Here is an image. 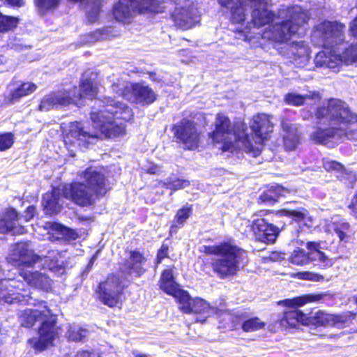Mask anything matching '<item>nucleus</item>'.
Returning a JSON list of instances; mask_svg holds the SVG:
<instances>
[{"mask_svg":"<svg viewBox=\"0 0 357 357\" xmlns=\"http://www.w3.org/2000/svg\"><path fill=\"white\" fill-rule=\"evenodd\" d=\"M76 357H96V355L93 351H81L77 354Z\"/></svg>","mask_w":357,"mask_h":357,"instance_id":"61","label":"nucleus"},{"mask_svg":"<svg viewBox=\"0 0 357 357\" xmlns=\"http://www.w3.org/2000/svg\"><path fill=\"white\" fill-rule=\"evenodd\" d=\"M306 326H313L315 328L331 326V314L323 310L316 312L312 316L306 319Z\"/></svg>","mask_w":357,"mask_h":357,"instance_id":"36","label":"nucleus"},{"mask_svg":"<svg viewBox=\"0 0 357 357\" xmlns=\"http://www.w3.org/2000/svg\"><path fill=\"white\" fill-rule=\"evenodd\" d=\"M100 82L96 73L88 69L80 77L79 87L80 93L79 99L88 98H96L99 93Z\"/></svg>","mask_w":357,"mask_h":357,"instance_id":"17","label":"nucleus"},{"mask_svg":"<svg viewBox=\"0 0 357 357\" xmlns=\"http://www.w3.org/2000/svg\"><path fill=\"white\" fill-rule=\"evenodd\" d=\"M306 248L312 253V251H314L318 253L321 251V243L317 241H307L306 243Z\"/></svg>","mask_w":357,"mask_h":357,"instance_id":"54","label":"nucleus"},{"mask_svg":"<svg viewBox=\"0 0 357 357\" xmlns=\"http://www.w3.org/2000/svg\"><path fill=\"white\" fill-rule=\"evenodd\" d=\"M36 89V84L33 82H22L16 88L11 91L9 94L8 101L9 103L18 102L22 98L29 96L33 93Z\"/></svg>","mask_w":357,"mask_h":357,"instance_id":"30","label":"nucleus"},{"mask_svg":"<svg viewBox=\"0 0 357 357\" xmlns=\"http://www.w3.org/2000/svg\"><path fill=\"white\" fill-rule=\"evenodd\" d=\"M68 337L73 341H80L82 340V335L77 331H72L69 332Z\"/></svg>","mask_w":357,"mask_h":357,"instance_id":"60","label":"nucleus"},{"mask_svg":"<svg viewBox=\"0 0 357 357\" xmlns=\"http://www.w3.org/2000/svg\"><path fill=\"white\" fill-rule=\"evenodd\" d=\"M172 296L175 298L176 302L179 305V310L183 313L191 314L190 306L194 298H192L187 291L180 289Z\"/></svg>","mask_w":357,"mask_h":357,"instance_id":"34","label":"nucleus"},{"mask_svg":"<svg viewBox=\"0 0 357 357\" xmlns=\"http://www.w3.org/2000/svg\"><path fill=\"white\" fill-rule=\"evenodd\" d=\"M250 128L252 134L264 143L270 137L273 132L274 124L271 121V116L266 113H257L252 116Z\"/></svg>","mask_w":357,"mask_h":357,"instance_id":"16","label":"nucleus"},{"mask_svg":"<svg viewBox=\"0 0 357 357\" xmlns=\"http://www.w3.org/2000/svg\"><path fill=\"white\" fill-rule=\"evenodd\" d=\"M307 315L301 310H295L286 311L283 314V317L280 320L282 325L291 328L296 327L299 324L306 326Z\"/></svg>","mask_w":357,"mask_h":357,"instance_id":"29","label":"nucleus"},{"mask_svg":"<svg viewBox=\"0 0 357 357\" xmlns=\"http://www.w3.org/2000/svg\"><path fill=\"white\" fill-rule=\"evenodd\" d=\"M251 231L257 241L266 244L274 243L280 233V229L277 226L261 216L252 220Z\"/></svg>","mask_w":357,"mask_h":357,"instance_id":"14","label":"nucleus"},{"mask_svg":"<svg viewBox=\"0 0 357 357\" xmlns=\"http://www.w3.org/2000/svg\"><path fill=\"white\" fill-rule=\"evenodd\" d=\"M126 288L127 286L123 284L120 275L116 273H111L98 283L95 292L98 301L105 305L114 308L122 304L121 296Z\"/></svg>","mask_w":357,"mask_h":357,"instance_id":"10","label":"nucleus"},{"mask_svg":"<svg viewBox=\"0 0 357 357\" xmlns=\"http://www.w3.org/2000/svg\"><path fill=\"white\" fill-rule=\"evenodd\" d=\"M36 206L33 205H30L26 208L24 211L26 221H29L34 217L36 213Z\"/></svg>","mask_w":357,"mask_h":357,"instance_id":"56","label":"nucleus"},{"mask_svg":"<svg viewBox=\"0 0 357 357\" xmlns=\"http://www.w3.org/2000/svg\"><path fill=\"white\" fill-rule=\"evenodd\" d=\"M337 234L340 242H347L349 236L347 232L350 229V225L347 222H331L329 225Z\"/></svg>","mask_w":357,"mask_h":357,"instance_id":"39","label":"nucleus"},{"mask_svg":"<svg viewBox=\"0 0 357 357\" xmlns=\"http://www.w3.org/2000/svg\"><path fill=\"white\" fill-rule=\"evenodd\" d=\"M131 109L124 103L108 100L106 105L90 113V119L95 123L94 130H85L80 122L70 123L68 130L63 135V142L68 147H87L92 139L98 138H116L126 133L125 125L116 123V119L127 121L131 116Z\"/></svg>","mask_w":357,"mask_h":357,"instance_id":"2","label":"nucleus"},{"mask_svg":"<svg viewBox=\"0 0 357 357\" xmlns=\"http://www.w3.org/2000/svg\"><path fill=\"white\" fill-rule=\"evenodd\" d=\"M349 30L352 36L357 38V16L351 22Z\"/></svg>","mask_w":357,"mask_h":357,"instance_id":"58","label":"nucleus"},{"mask_svg":"<svg viewBox=\"0 0 357 357\" xmlns=\"http://www.w3.org/2000/svg\"><path fill=\"white\" fill-rule=\"evenodd\" d=\"M39 319H43L38 328V336L29 338L27 343L36 353H41L54 345V341L59 337L56 324V315L45 306V310L27 308L19 315L20 325L24 328H32Z\"/></svg>","mask_w":357,"mask_h":357,"instance_id":"4","label":"nucleus"},{"mask_svg":"<svg viewBox=\"0 0 357 357\" xmlns=\"http://www.w3.org/2000/svg\"><path fill=\"white\" fill-rule=\"evenodd\" d=\"M251 22L254 27L261 28L273 24L275 18L274 11L264 8H255L251 12Z\"/></svg>","mask_w":357,"mask_h":357,"instance_id":"26","label":"nucleus"},{"mask_svg":"<svg viewBox=\"0 0 357 357\" xmlns=\"http://www.w3.org/2000/svg\"><path fill=\"white\" fill-rule=\"evenodd\" d=\"M79 177L82 181L66 183L62 185L61 190L58 187H53L43 195V206L45 214L53 215L61 211V195L81 208L91 207L111 189L105 174L91 166L81 172Z\"/></svg>","mask_w":357,"mask_h":357,"instance_id":"1","label":"nucleus"},{"mask_svg":"<svg viewBox=\"0 0 357 357\" xmlns=\"http://www.w3.org/2000/svg\"><path fill=\"white\" fill-rule=\"evenodd\" d=\"M20 219L17 211L12 208H6L4 217L0 216V234L10 233L13 235H22L26 233L27 230L24 226L15 225V222Z\"/></svg>","mask_w":357,"mask_h":357,"instance_id":"18","label":"nucleus"},{"mask_svg":"<svg viewBox=\"0 0 357 357\" xmlns=\"http://www.w3.org/2000/svg\"><path fill=\"white\" fill-rule=\"evenodd\" d=\"M266 326L264 321H261L258 317L245 318L241 323V329L243 332L250 333L263 329Z\"/></svg>","mask_w":357,"mask_h":357,"instance_id":"38","label":"nucleus"},{"mask_svg":"<svg viewBox=\"0 0 357 357\" xmlns=\"http://www.w3.org/2000/svg\"><path fill=\"white\" fill-rule=\"evenodd\" d=\"M61 0H34L40 15H44L49 12L55 10L60 5Z\"/></svg>","mask_w":357,"mask_h":357,"instance_id":"40","label":"nucleus"},{"mask_svg":"<svg viewBox=\"0 0 357 357\" xmlns=\"http://www.w3.org/2000/svg\"><path fill=\"white\" fill-rule=\"evenodd\" d=\"M219 4L223 8H227L230 4H234L238 0H218Z\"/></svg>","mask_w":357,"mask_h":357,"instance_id":"63","label":"nucleus"},{"mask_svg":"<svg viewBox=\"0 0 357 357\" xmlns=\"http://www.w3.org/2000/svg\"><path fill=\"white\" fill-rule=\"evenodd\" d=\"M247 316L245 314H234L231 317V328L232 331L237 330L240 326L241 325L242 321H243L244 319L246 318Z\"/></svg>","mask_w":357,"mask_h":357,"instance_id":"53","label":"nucleus"},{"mask_svg":"<svg viewBox=\"0 0 357 357\" xmlns=\"http://www.w3.org/2000/svg\"><path fill=\"white\" fill-rule=\"evenodd\" d=\"M333 297L328 291L310 293L295 296L292 298H286L278 302L287 307L298 308L308 303H321L327 297Z\"/></svg>","mask_w":357,"mask_h":357,"instance_id":"20","label":"nucleus"},{"mask_svg":"<svg viewBox=\"0 0 357 357\" xmlns=\"http://www.w3.org/2000/svg\"><path fill=\"white\" fill-rule=\"evenodd\" d=\"M190 185L189 180L178 178L174 174H172L165 181H158V185L169 189L171 195L177 190L188 187Z\"/></svg>","mask_w":357,"mask_h":357,"instance_id":"32","label":"nucleus"},{"mask_svg":"<svg viewBox=\"0 0 357 357\" xmlns=\"http://www.w3.org/2000/svg\"><path fill=\"white\" fill-rule=\"evenodd\" d=\"M172 131L176 142L182 144L184 149L195 150L200 142V132L197 123L188 119H182L178 123L172 127Z\"/></svg>","mask_w":357,"mask_h":357,"instance_id":"11","label":"nucleus"},{"mask_svg":"<svg viewBox=\"0 0 357 357\" xmlns=\"http://www.w3.org/2000/svg\"><path fill=\"white\" fill-rule=\"evenodd\" d=\"M347 208L349 210L350 216L357 221V190L352 195Z\"/></svg>","mask_w":357,"mask_h":357,"instance_id":"50","label":"nucleus"},{"mask_svg":"<svg viewBox=\"0 0 357 357\" xmlns=\"http://www.w3.org/2000/svg\"><path fill=\"white\" fill-rule=\"evenodd\" d=\"M55 230L66 241L76 240L79 237L78 234L75 229L63 225H57L55 227Z\"/></svg>","mask_w":357,"mask_h":357,"instance_id":"46","label":"nucleus"},{"mask_svg":"<svg viewBox=\"0 0 357 357\" xmlns=\"http://www.w3.org/2000/svg\"><path fill=\"white\" fill-rule=\"evenodd\" d=\"M318 123L327 122L338 127H317L312 133V139L316 143L327 144L342 128L347 130L357 123V113L354 112L345 101L330 98L326 103L316 108L314 114Z\"/></svg>","mask_w":357,"mask_h":357,"instance_id":"3","label":"nucleus"},{"mask_svg":"<svg viewBox=\"0 0 357 357\" xmlns=\"http://www.w3.org/2000/svg\"><path fill=\"white\" fill-rule=\"evenodd\" d=\"M292 276L299 280H309L313 282H322L324 280V275L309 271L297 272L294 273Z\"/></svg>","mask_w":357,"mask_h":357,"instance_id":"44","label":"nucleus"},{"mask_svg":"<svg viewBox=\"0 0 357 357\" xmlns=\"http://www.w3.org/2000/svg\"><path fill=\"white\" fill-rule=\"evenodd\" d=\"M310 95H301L296 93H287L284 96L286 104L295 107L302 106L305 103L306 99H310Z\"/></svg>","mask_w":357,"mask_h":357,"instance_id":"42","label":"nucleus"},{"mask_svg":"<svg viewBox=\"0 0 357 357\" xmlns=\"http://www.w3.org/2000/svg\"><path fill=\"white\" fill-rule=\"evenodd\" d=\"M282 215L292 218L296 222H301L304 220L309 215V211L305 208H301L299 211L284 209L282 211Z\"/></svg>","mask_w":357,"mask_h":357,"instance_id":"43","label":"nucleus"},{"mask_svg":"<svg viewBox=\"0 0 357 357\" xmlns=\"http://www.w3.org/2000/svg\"><path fill=\"white\" fill-rule=\"evenodd\" d=\"M14 144V135L12 132L0 133V151L9 149Z\"/></svg>","mask_w":357,"mask_h":357,"instance_id":"47","label":"nucleus"},{"mask_svg":"<svg viewBox=\"0 0 357 357\" xmlns=\"http://www.w3.org/2000/svg\"><path fill=\"white\" fill-rule=\"evenodd\" d=\"M311 15L307 10L298 6L288 7L280 22H275L266 29L262 36L268 40L282 45L299 34L300 30L307 25Z\"/></svg>","mask_w":357,"mask_h":357,"instance_id":"7","label":"nucleus"},{"mask_svg":"<svg viewBox=\"0 0 357 357\" xmlns=\"http://www.w3.org/2000/svg\"><path fill=\"white\" fill-rule=\"evenodd\" d=\"M245 1L238 0L231 7V22L233 24L243 23L245 20Z\"/></svg>","mask_w":357,"mask_h":357,"instance_id":"37","label":"nucleus"},{"mask_svg":"<svg viewBox=\"0 0 357 357\" xmlns=\"http://www.w3.org/2000/svg\"><path fill=\"white\" fill-rule=\"evenodd\" d=\"M92 36L98 40H109L114 37L110 27L98 29L93 32Z\"/></svg>","mask_w":357,"mask_h":357,"instance_id":"49","label":"nucleus"},{"mask_svg":"<svg viewBox=\"0 0 357 357\" xmlns=\"http://www.w3.org/2000/svg\"><path fill=\"white\" fill-rule=\"evenodd\" d=\"M193 206L186 204L178 208L174 217V220L169 227V234H176L178 229L183 227L188 220L192 215Z\"/></svg>","mask_w":357,"mask_h":357,"instance_id":"27","label":"nucleus"},{"mask_svg":"<svg viewBox=\"0 0 357 357\" xmlns=\"http://www.w3.org/2000/svg\"><path fill=\"white\" fill-rule=\"evenodd\" d=\"M163 2L164 0H119L112 13L117 22L129 24L136 15L163 13Z\"/></svg>","mask_w":357,"mask_h":357,"instance_id":"8","label":"nucleus"},{"mask_svg":"<svg viewBox=\"0 0 357 357\" xmlns=\"http://www.w3.org/2000/svg\"><path fill=\"white\" fill-rule=\"evenodd\" d=\"M199 252L207 256L220 257L211 263L213 272L222 280L235 276L246 252L229 241H222L213 245H203Z\"/></svg>","mask_w":357,"mask_h":357,"instance_id":"6","label":"nucleus"},{"mask_svg":"<svg viewBox=\"0 0 357 357\" xmlns=\"http://www.w3.org/2000/svg\"><path fill=\"white\" fill-rule=\"evenodd\" d=\"M158 284L160 288L169 296L181 289L175 281L172 268H166L162 271Z\"/></svg>","mask_w":357,"mask_h":357,"instance_id":"28","label":"nucleus"},{"mask_svg":"<svg viewBox=\"0 0 357 357\" xmlns=\"http://www.w3.org/2000/svg\"><path fill=\"white\" fill-rule=\"evenodd\" d=\"M345 29L343 23L325 20L314 26L312 40L319 47L333 49L344 42Z\"/></svg>","mask_w":357,"mask_h":357,"instance_id":"9","label":"nucleus"},{"mask_svg":"<svg viewBox=\"0 0 357 357\" xmlns=\"http://www.w3.org/2000/svg\"><path fill=\"white\" fill-rule=\"evenodd\" d=\"M121 96L142 106L150 105L157 100V95L149 85L139 82L130 83L123 87Z\"/></svg>","mask_w":357,"mask_h":357,"instance_id":"12","label":"nucleus"},{"mask_svg":"<svg viewBox=\"0 0 357 357\" xmlns=\"http://www.w3.org/2000/svg\"><path fill=\"white\" fill-rule=\"evenodd\" d=\"M20 277L31 287L45 292H50L52 290L53 280L45 273L31 269L27 272H24V274Z\"/></svg>","mask_w":357,"mask_h":357,"instance_id":"19","label":"nucleus"},{"mask_svg":"<svg viewBox=\"0 0 357 357\" xmlns=\"http://www.w3.org/2000/svg\"><path fill=\"white\" fill-rule=\"evenodd\" d=\"M356 313L347 312L341 314H331V326L340 324L344 325L356 317Z\"/></svg>","mask_w":357,"mask_h":357,"instance_id":"45","label":"nucleus"},{"mask_svg":"<svg viewBox=\"0 0 357 357\" xmlns=\"http://www.w3.org/2000/svg\"><path fill=\"white\" fill-rule=\"evenodd\" d=\"M344 135L349 140L357 141V129L345 131Z\"/></svg>","mask_w":357,"mask_h":357,"instance_id":"59","label":"nucleus"},{"mask_svg":"<svg viewBox=\"0 0 357 357\" xmlns=\"http://www.w3.org/2000/svg\"><path fill=\"white\" fill-rule=\"evenodd\" d=\"M289 190L280 185L268 186L257 199L258 204L273 206L278 202L281 197H284Z\"/></svg>","mask_w":357,"mask_h":357,"instance_id":"24","label":"nucleus"},{"mask_svg":"<svg viewBox=\"0 0 357 357\" xmlns=\"http://www.w3.org/2000/svg\"><path fill=\"white\" fill-rule=\"evenodd\" d=\"M172 296L175 298L176 302L179 305V310L183 313L191 314L190 306L194 298H192L187 291L180 289Z\"/></svg>","mask_w":357,"mask_h":357,"instance_id":"33","label":"nucleus"},{"mask_svg":"<svg viewBox=\"0 0 357 357\" xmlns=\"http://www.w3.org/2000/svg\"><path fill=\"white\" fill-rule=\"evenodd\" d=\"M317 254L318 261L321 263V268H328L333 266L332 261L323 251L321 250Z\"/></svg>","mask_w":357,"mask_h":357,"instance_id":"52","label":"nucleus"},{"mask_svg":"<svg viewBox=\"0 0 357 357\" xmlns=\"http://www.w3.org/2000/svg\"><path fill=\"white\" fill-rule=\"evenodd\" d=\"M19 18L13 16L0 15V33H6L15 29L19 24Z\"/></svg>","mask_w":357,"mask_h":357,"instance_id":"41","label":"nucleus"},{"mask_svg":"<svg viewBox=\"0 0 357 357\" xmlns=\"http://www.w3.org/2000/svg\"><path fill=\"white\" fill-rule=\"evenodd\" d=\"M213 144H220L222 152H232L235 149V143H241L248 152H254L250 135L248 133V127L245 122L238 121L232 124L229 117L222 112L215 114L214 128L208 133Z\"/></svg>","mask_w":357,"mask_h":357,"instance_id":"5","label":"nucleus"},{"mask_svg":"<svg viewBox=\"0 0 357 357\" xmlns=\"http://www.w3.org/2000/svg\"><path fill=\"white\" fill-rule=\"evenodd\" d=\"M322 165L324 169L328 172L333 171L341 172L340 180L344 181L345 184H350L351 187H353L357 181L356 175L353 172L346 169L344 165L338 161L330 159H324Z\"/></svg>","mask_w":357,"mask_h":357,"instance_id":"23","label":"nucleus"},{"mask_svg":"<svg viewBox=\"0 0 357 357\" xmlns=\"http://www.w3.org/2000/svg\"><path fill=\"white\" fill-rule=\"evenodd\" d=\"M21 294L18 291V290L15 289L13 291L12 294H8V296L3 295V298L6 302L12 303L14 300H20Z\"/></svg>","mask_w":357,"mask_h":357,"instance_id":"55","label":"nucleus"},{"mask_svg":"<svg viewBox=\"0 0 357 357\" xmlns=\"http://www.w3.org/2000/svg\"><path fill=\"white\" fill-rule=\"evenodd\" d=\"M171 18L174 25L179 29L187 30L194 26V15L192 9L189 8H175L171 14Z\"/></svg>","mask_w":357,"mask_h":357,"instance_id":"22","label":"nucleus"},{"mask_svg":"<svg viewBox=\"0 0 357 357\" xmlns=\"http://www.w3.org/2000/svg\"><path fill=\"white\" fill-rule=\"evenodd\" d=\"M146 172L149 174H158L160 172V169L157 165H152L147 168Z\"/></svg>","mask_w":357,"mask_h":357,"instance_id":"62","label":"nucleus"},{"mask_svg":"<svg viewBox=\"0 0 357 357\" xmlns=\"http://www.w3.org/2000/svg\"><path fill=\"white\" fill-rule=\"evenodd\" d=\"M356 45H354L347 48L343 52L345 59L352 63L356 62L357 61V56L356 54Z\"/></svg>","mask_w":357,"mask_h":357,"instance_id":"51","label":"nucleus"},{"mask_svg":"<svg viewBox=\"0 0 357 357\" xmlns=\"http://www.w3.org/2000/svg\"><path fill=\"white\" fill-rule=\"evenodd\" d=\"M284 54L291 62H297L307 59L310 50L305 41H293L287 45Z\"/></svg>","mask_w":357,"mask_h":357,"instance_id":"25","label":"nucleus"},{"mask_svg":"<svg viewBox=\"0 0 357 357\" xmlns=\"http://www.w3.org/2000/svg\"><path fill=\"white\" fill-rule=\"evenodd\" d=\"M128 261L125 262L127 265L129 274H134L135 277L140 278L146 272V269L144 267L147 259L142 251L139 249L131 250L128 251Z\"/></svg>","mask_w":357,"mask_h":357,"instance_id":"21","label":"nucleus"},{"mask_svg":"<svg viewBox=\"0 0 357 357\" xmlns=\"http://www.w3.org/2000/svg\"><path fill=\"white\" fill-rule=\"evenodd\" d=\"M288 260L292 264L303 266L309 264L314 259L311 257L310 252L298 248L294 250Z\"/></svg>","mask_w":357,"mask_h":357,"instance_id":"35","label":"nucleus"},{"mask_svg":"<svg viewBox=\"0 0 357 357\" xmlns=\"http://www.w3.org/2000/svg\"><path fill=\"white\" fill-rule=\"evenodd\" d=\"M270 259L273 260V261H276V260H278L280 259H281L282 257H280V254L276 251H274V252H272L269 256Z\"/></svg>","mask_w":357,"mask_h":357,"instance_id":"64","label":"nucleus"},{"mask_svg":"<svg viewBox=\"0 0 357 357\" xmlns=\"http://www.w3.org/2000/svg\"><path fill=\"white\" fill-rule=\"evenodd\" d=\"M169 257V247L166 243H162L160 248L156 252V255L154 259V264L158 266L165 259Z\"/></svg>","mask_w":357,"mask_h":357,"instance_id":"48","label":"nucleus"},{"mask_svg":"<svg viewBox=\"0 0 357 357\" xmlns=\"http://www.w3.org/2000/svg\"><path fill=\"white\" fill-rule=\"evenodd\" d=\"M190 308L192 309L191 314L202 316L201 318L196 319V322L203 324L206 322L207 318L209 317L208 313L211 307L209 303L206 301L204 299L199 297H195L191 303Z\"/></svg>","mask_w":357,"mask_h":357,"instance_id":"31","label":"nucleus"},{"mask_svg":"<svg viewBox=\"0 0 357 357\" xmlns=\"http://www.w3.org/2000/svg\"><path fill=\"white\" fill-rule=\"evenodd\" d=\"M42 257L35 253L34 250L29 249L28 245H17L13 255L12 264L18 271L19 275L33 269L35 265L40 262Z\"/></svg>","mask_w":357,"mask_h":357,"instance_id":"13","label":"nucleus"},{"mask_svg":"<svg viewBox=\"0 0 357 357\" xmlns=\"http://www.w3.org/2000/svg\"><path fill=\"white\" fill-rule=\"evenodd\" d=\"M72 104H76V100L71 95L70 91L61 89L52 91L45 95L40 100L38 109L49 111L53 108L66 107Z\"/></svg>","mask_w":357,"mask_h":357,"instance_id":"15","label":"nucleus"},{"mask_svg":"<svg viewBox=\"0 0 357 357\" xmlns=\"http://www.w3.org/2000/svg\"><path fill=\"white\" fill-rule=\"evenodd\" d=\"M6 3L13 8H21L24 6V0H6Z\"/></svg>","mask_w":357,"mask_h":357,"instance_id":"57","label":"nucleus"}]
</instances>
